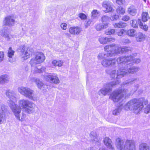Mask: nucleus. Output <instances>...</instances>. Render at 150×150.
I'll return each instance as SVG.
<instances>
[{"label": "nucleus", "instance_id": "f257e3e1", "mask_svg": "<svg viewBox=\"0 0 150 150\" xmlns=\"http://www.w3.org/2000/svg\"><path fill=\"white\" fill-rule=\"evenodd\" d=\"M148 103V100L144 98H134L128 101L124 106V108L126 110L133 111L134 113L137 114L143 109L144 105Z\"/></svg>", "mask_w": 150, "mask_h": 150}, {"label": "nucleus", "instance_id": "f03ea898", "mask_svg": "<svg viewBox=\"0 0 150 150\" xmlns=\"http://www.w3.org/2000/svg\"><path fill=\"white\" fill-rule=\"evenodd\" d=\"M104 50L107 52L100 54L98 58H103L108 57H112L115 54L124 53L128 51L129 48L126 47H121L113 43L105 46Z\"/></svg>", "mask_w": 150, "mask_h": 150}, {"label": "nucleus", "instance_id": "7ed1b4c3", "mask_svg": "<svg viewBox=\"0 0 150 150\" xmlns=\"http://www.w3.org/2000/svg\"><path fill=\"white\" fill-rule=\"evenodd\" d=\"M45 59V56L42 52H38L36 53L35 57L32 58L30 61V64L32 67V71L33 72L40 73L45 71L46 68L44 67H42L40 68H38L36 67L37 64L43 62Z\"/></svg>", "mask_w": 150, "mask_h": 150}, {"label": "nucleus", "instance_id": "20e7f679", "mask_svg": "<svg viewBox=\"0 0 150 150\" xmlns=\"http://www.w3.org/2000/svg\"><path fill=\"white\" fill-rule=\"evenodd\" d=\"M18 90L21 95L30 100L35 101L38 99L37 95L34 94V91L28 87L20 86L18 88Z\"/></svg>", "mask_w": 150, "mask_h": 150}, {"label": "nucleus", "instance_id": "39448f33", "mask_svg": "<svg viewBox=\"0 0 150 150\" xmlns=\"http://www.w3.org/2000/svg\"><path fill=\"white\" fill-rule=\"evenodd\" d=\"M18 103V107L24 109L27 113L31 114L35 111V104L27 99H21Z\"/></svg>", "mask_w": 150, "mask_h": 150}, {"label": "nucleus", "instance_id": "423d86ee", "mask_svg": "<svg viewBox=\"0 0 150 150\" xmlns=\"http://www.w3.org/2000/svg\"><path fill=\"white\" fill-rule=\"evenodd\" d=\"M8 102L9 106L12 111L16 118L21 122L24 120L26 117V115L25 113H22L21 117H20V114L21 111V108L18 107L17 105L12 101H9Z\"/></svg>", "mask_w": 150, "mask_h": 150}, {"label": "nucleus", "instance_id": "0eeeda50", "mask_svg": "<svg viewBox=\"0 0 150 150\" xmlns=\"http://www.w3.org/2000/svg\"><path fill=\"white\" fill-rule=\"evenodd\" d=\"M127 90H118L115 91L110 95L109 99L113 102H116L122 99L125 96V97L130 95L128 93Z\"/></svg>", "mask_w": 150, "mask_h": 150}, {"label": "nucleus", "instance_id": "6e6552de", "mask_svg": "<svg viewBox=\"0 0 150 150\" xmlns=\"http://www.w3.org/2000/svg\"><path fill=\"white\" fill-rule=\"evenodd\" d=\"M129 70L132 69L133 71H127L125 69L124 67H122L120 68L117 71V73L116 74V71L115 70L112 71L110 74V76L111 78L114 79L116 78H119L124 76L130 73H133L135 72H136L138 71V69L137 68H129Z\"/></svg>", "mask_w": 150, "mask_h": 150}, {"label": "nucleus", "instance_id": "1a4fd4ad", "mask_svg": "<svg viewBox=\"0 0 150 150\" xmlns=\"http://www.w3.org/2000/svg\"><path fill=\"white\" fill-rule=\"evenodd\" d=\"M131 58H132V57L130 56L128 57L121 56L118 58L117 59H116V60L119 64H124V65H125L126 67H124V69L127 70V71H133V70H129V68L130 67L137 68L138 69L134 67H131V65H129V63H130V61L131 60Z\"/></svg>", "mask_w": 150, "mask_h": 150}, {"label": "nucleus", "instance_id": "9d476101", "mask_svg": "<svg viewBox=\"0 0 150 150\" xmlns=\"http://www.w3.org/2000/svg\"><path fill=\"white\" fill-rule=\"evenodd\" d=\"M22 53V56L25 60L29 58L30 55L33 52V49L30 47L25 46L24 45H21L19 48Z\"/></svg>", "mask_w": 150, "mask_h": 150}, {"label": "nucleus", "instance_id": "9b49d317", "mask_svg": "<svg viewBox=\"0 0 150 150\" xmlns=\"http://www.w3.org/2000/svg\"><path fill=\"white\" fill-rule=\"evenodd\" d=\"M98 54V59H103V60L101 62V64L105 68H108L109 67H112L113 66L116 64V60L115 58H111L106 59V58L107 57H106L105 58H98V56L100 54Z\"/></svg>", "mask_w": 150, "mask_h": 150}, {"label": "nucleus", "instance_id": "f8f14e48", "mask_svg": "<svg viewBox=\"0 0 150 150\" xmlns=\"http://www.w3.org/2000/svg\"><path fill=\"white\" fill-rule=\"evenodd\" d=\"M119 83V81L117 80L114 81L110 83L107 84L105 88H103L100 90L99 94L100 95L101 94L103 95H106L107 93L112 90V88L113 86Z\"/></svg>", "mask_w": 150, "mask_h": 150}, {"label": "nucleus", "instance_id": "ddd939ff", "mask_svg": "<svg viewBox=\"0 0 150 150\" xmlns=\"http://www.w3.org/2000/svg\"><path fill=\"white\" fill-rule=\"evenodd\" d=\"M3 22L4 24L3 27L4 26H10L14 25L15 20L13 16H9L5 18Z\"/></svg>", "mask_w": 150, "mask_h": 150}, {"label": "nucleus", "instance_id": "4468645a", "mask_svg": "<svg viewBox=\"0 0 150 150\" xmlns=\"http://www.w3.org/2000/svg\"><path fill=\"white\" fill-rule=\"evenodd\" d=\"M44 78L46 80L51 83L57 84L59 83L60 81L56 76L50 75H45Z\"/></svg>", "mask_w": 150, "mask_h": 150}, {"label": "nucleus", "instance_id": "2eb2a0df", "mask_svg": "<svg viewBox=\"0 0 150 150\" xmlns=\"http://www.w3.org/2000/svg\"><path fill=\"white\" fill-rule=\"evenodd\" d=\"M7 111L6 105H1L0 107V124L3 123L6 120L5 112Z\"/></svg>", "mask_w": 150, "mask_h": 150}, {"label": "nucleus", "instance_id": "dca6fc26", "mask_svg": "<svg viewBox=\"0 0 150 150\" xmlns=\"http://www.w3.org/2000/svg\"><path fill=\"white\" fill-rule=\"evenodd\" d=\"M125 142L124 140L119 137L115 139L116 146L119 150H125Z\"/></svg>", "mask_w": 150, "mask_h": 150}, {"label": "nucleus", "instance_id": "f3484780", "mask_svg": "<svg viewBox=\"0 0 150 150\" xmlns=\"http://www.w3.org/2000/svg\"><path fill=\"white\" fill-rule=\"evenodd\" d=\"M134 142L132 140H127L125 142V150H135Z\"/></svg>", "mask_w": 150, "mask_h": 150}, {"label": "nucleus", "instance_id": "a211bd4d", "mask_svg": "<svg viewBox=\"0 0 150 150\" xmlns=\"http://www.w3.org/2000/svg\"><path fill=\"white\" fill-rule=\"evenodd\" d=\"M5 94L6 96L9 99V100L7 101V103L8 106V102L9 101H11L15 103L13 100H15L16 99V94L14 91L10 90H7L6 91Z\"/></svg>", "mask_w": 150, "mask_h": 150}, {"label": "nucleus", "instance_id": "6ab92c4d", "mask_svg": "<svg viewBox=\"0 0 150 150\" xmlns=\"http://www.w3.org/2000/svg\"><path fill=\"white\" fill-rule=\"evenodd\" d=\"M1 35L8 41H9L12 37V35L7 31V28H4V27L1 30Z\"/></svg>", "mask_w": 150, "mask_h": 150}, {"label": "nucleus", "instance_id": "aec40b11", "mask_svg": "<svg viewBox=\"0 0 150 150\" xmlns=\"http://www.w3.org/2000/svg\"><path fill=\"white\" fill-rule=\"evenodd\" d=\"M82 30L81 28L78 26L70 27L69 30V32L73 35H79Z\"/></svg>", "mask_w": 150, "mask_h": 150}, {"label": "nucleus", "instance_id": "412c9836", "mask_svg": "<svg viewBox=\"0 0 150 150\" xmlns=\"http://www.w3.org/2000/svg\"><path fill=\"white\" fill-rule=\"evenodd\" d=\"M102 6L105 9V13L111 12L113 10L112 4L109 2L104 1Z\"/></svg>", "mask_w": 150, "mask_h": 150}, {"label": "nucleus", "instance_id": "4be33fe9", "mask_svg": "<svg viewBox=\"0 0 150 150\" xmlns=\"http://www.w3.org/2000/svg\"><path fill=\"white\" fill-rule=\"evenodd\" d=\"M105 144L110 149L113 150L114 148L112 146V142L111 139L108 137H105L103 140Z\"/></svg>", "mask_w": 150, "mask_h": 150}, {"label": "nucleus", "instance_id": "5701e85b", "mask_svg": "<svg viewBox=\"0 0 150 150\" xmlns=\"http://www.w3.org/2000/svg\"><path fill=\"white\" fill-rule=\"evenodd\" d=\"M137 40L138 42H142L144 40L146 35L142 33L139 32L136 35Z\"/></svg>", "mask_w": 150, "mask_h": 150}, {"label": "nucleus", "instance_id": "b1692460", "mask_svg": "<svg viewBox=\"0 0 150 150\" xmlns=\"http://www.w3.org/2000/svg\"><path fill=\"white\" fill-rule=\"evenodd\" d=\"M142 21L143 22H146L150 18L148 12L142 11L141 14Z\"/></svg>", "mask_w": 150, "mask_h": 150}, {"label": "nucleus", "instance_id": "393cba45", "mask_svg": "<svg viewBox=\"0 0 150 150\" xmlns=\"http://www.w3.org/2000/svg\"><path fill=\"white\" fill-rule=\"evenodd\" d=\"M128 13L132 16H135L137 13V9L133 6H130L128 8Z\"/></svg>", "mask_w": 150, "mask_h": 150}, {"label": "nucleus", "instance_id": "a878e982", "mask_svg": "<svg viewBox=\"0 0 150 150\" xmlns=\"http://www.w3.org/2000/svg\"><path fill=\"white\" fill-rule=\"evenodd\" d=\"M113 25L115 28H122L126 27L127 25L126 23L120 21L118 23H114Z\"/></svg>", "mask_w": 150, "mask_h": 150}, {"label": "nucleus", "instance_id": "bb28decb", "mask_svg": "<svg viewBox=\"0 0 150 150\" xmlns=\"http://www.w3.org/2000/svg\"><path fill=\"white\" fill-rule=\"evenodd\" d=\"M15 52L12 49L11 47H10L8 50V56L9 57V61L10 62H12L14 61L12 59V56L14 55Z\"/></svg>", "mask_w": 150, "mask_h": 150}, {"label": "nucleus", "instance_id": "cd10ccee", "mask_svg": "<svg viewBox=\"0 0 150 150\" xmlns=\"http://www.w3.org/2000/svg\"><path fill=\"white\" fill-rule=\"evenodd\" d=\"M90 135L91 139V140L93 142L95 143L99 141V139L98 138V136L95 132L92 131L91 132Z\"/></svg>", "mask_w": 150, "mask_h": 150}, {"label": "nucleus", "instance_id": "c85d7f7f", "mask_svg": "<svg viewBox=\"0 0 150 150\" xmlns=\"http://www.w3.org/2000/svg\"><path fill=\"white\" fill-rule=\"evenodd\" d=\"M9 76L6 75H3L0 76V84H2L8 81Z\"/></svg>", "mask_w": 150, "mask_h": 150}, {"label": "nucleus", "instance_id": "c756f323", "mask_svg": "<svg viewBox=\"0 0 150 150\" xmlns=\"http://www.w3.org/2000/svg\"><path fill=\"white\" fill-rule=\"evenodd\" d=\"M138 22L141 29L143 30L145 32H146L148 30V25L145 24H144L139 19H138Z\"/></svg>", "mask_w": 150, "mask_h": 150}, {"label": "nucleus", "instance_id": "7c9ffc66", "mask_svg": "<svg viewBox=\"0 0 150 150\" xmlns=\"http://www.w3.org/2000/svg\"><path fill=\"white\" fill-rule=\"evenodd\" d=\"M139 150H150V147L146 143H142L139 146Z\"/></svg>", "mask_w": 150, "mask_h": 150}, {"label": "nucleus", "instance_id": "2f4dec72", "mask_svg": "<svg viewBox=\"0 0 150 150\" xmlns=\"http://www.w3.org/2000/svg\"><path fill=\"white\" fill-rule=\"evenodd\" d=\"M136 31L133 29H129L126 32L127 35L131 37H134L136 36Z\"/></svg>", "mask_w": 150, "mask_h": 150}, {"label": "nucleus", "instance_id": "473e14b6", "mask_svg": "<svg viewBox=\"0 0 150 150\" xmlns=\"http://www.w3.org/2000/svg\"><path fill=\"white\" fill-rule=\"evenodd\" d=\"M33 81L35 82L38 88L41 89L42 87L44 85L43 83L38 79H33Z\"/></svg>", "mask_w": 150, "mask_h": 150}, {"label": "nucleus", "instance_id": "72a5a7b5", "mask_svg": "<svg viewBox=\"0 0 150 150\" xmlns=\"http://www.w3.org/2000/svg\"><path fill=\"white\" fill-rule=\"evenodd\" d=\"M52 64L55 66L60 67L62 66L63 62L61 60H54L52 62Z\"/></svg>", "mask_w": 150, "mask_h": 150}, {"label": "nucleus", "instance_id": "f704fd0d", "mask_svg": "<svg viewBox=\"0 0 150 150\" xmlns=\"http://www.w3.org/2000/svg\"><path fill=\"white\" fill-rule=\"evenodd\" d=\"M132 57L131 60L130 61V63H129V65H131L132 64V63H138L140 62V60L139 59L135 58L133 57L132 56H130Z\"/></svg>", "mask_w": 150, "mask_h": 150}, {"label": "nucleus", "instance_id": "c9c22d12", "mask_svg": "<svg viewBox=\"0 0 150 150\" xmlns=\"http://www.w3.org/2000/svg\"><path fill=\"white\" fill-rule=\"evenodd\" d=\"M116 12L118 14L123 15L125 13V10L121 6H119L116 9Z\"/></svg>", "mask_w": 150, "mask_h": 150}, {"label": "nucleus", "instance_id": "e433bc0d", "mask_svg": "<svg viewBox=\"0 0 150 150\" xmlns=\"http://www.w3.org/2000/svg\"><path fill=\"white\" fill-rule=\"evenodd\" d=\"M138 20L137 21L133 19L131 21L130 24L132 26L133 28H136L138 27Z\"/></svg>", "mask_w": 150, "mask_h": 150}, {"label": "nucleus", "instance_id": "4c0bfd02", "mask_svg": "<svg viewBox=\"0 0 150 150\" xmlns=\"http://www.w3.org/2000/svg\"><path fill=\"white\" fill-rule=\"evenodd\" d=\"M115 32L114 29H109L106 30L105 32V34L108 35H110L113 34Z\"/></svg>", "mask_w": 150, "mask_h": 150}, {"label": "nucleus", "instance_id": "58836bf2", "mask_svg": "<svg viewBox=\"0 0 150 150\" xmlns=\"http://www.w3.org/2000/svg\"><path fill=\"white\" fill-rule=\"evenodd\" d=\"M107 37H103L99 38L98 40L102 44H104L107 43Z\"/></svg>", "mask_w": 150, "mask_h": 150}, {"label": "nucleus", "instance_id": "ea45409f", "mask_svg": "<svg viewBox=\"0 0 150 150\" xmlns=\"http://www.w3.org/2000/svg\"><path fill=\"white\" fill-rule=\"evenodd\" d=\"M137 80L135 78H133L130 79H129L125 82L124 83V85H131L134 83V82Z\"/></svg>", "mask_w": 150, "mask_h": 150}, {"label": "nucleus", "instance_id": "a19ab883", "mask_svg": "<svg viewBox=\"0 0 150 150\" xmlns=\"http://www.w3.org/2000/svg\"><path fill=\"white\" fill-rule=\"evenodd\" d=\"M122 110V108L120 107L117 108L115 110H113L112 113L114 115H118L120 113Z\"/></svg>", "mask_w": 150, "mask_h": 150}, {"label": "nucleus", "instance_id": "79ce46f5", "mask_svg": "<svg viewBox=\"0 0 150 150\" xmlns=\"http://www.w3.org/2000/svg\"><path fill=\"white\" fill-rule=\"evenodd\" d=\"M101 20L103 23L107 22L110 20V17L106 16H103L101 18Z\"/></svg>", "mask_w": 150, "mask_h": 150}, {"label": "nucleus", "instance_id": "37998d69", "mask_svg": "<svg viewBox=\"0 0 150 150\" xmlns=\"http://www.w3.org/2000/svg\"><path fill=\"white\" fill-rule=\"evenodd\" d=\"M98 12L96 10H93L92 12L91 17L93 18L96 17L98 15Z\"/></svg>", "mask_w": 150, "mask_h": 150}, {"label": "nucleus", "instance_id": "c03bdc74", "mask_svg": "<svg viewBox=\"0 0 150 150\" xmlns=\"http://www.w3.org/2000/svg\"><path fill=\"white\" fill-rule=\"evenodd\" d=\"M125 31L124 29H121L119 30L116 34L119 36H122L124 33L125 32Z\"/></svg>", "mask_w": 150, "mask_h": 150}, {"label": "nucleus", "instance_id": "a18cd8bd", "mask_svg": "<svg viewBox=\"0 0 150 150\" xmlns=\"http://www.w3.org/2000/svg\"><path fill=\"white\" fill-rule=\"evenodd\" d=\"M103 26L101 24H97L96 26V28L98 31H100L103 29Z\"/></svg>", "mask_w": 150, "mask_h": 150}, {"label": "nucleus", "instance_id": "49530a36", "mask_svg": "<svg viewBox=\"0 0 150 150\" xmlns=\"http://www.w3.org/2000/svg\"><path fill=\"white\" fill-rule=\"evenodd\" d=\"M150 112V104L147 105L145 108L144 112L147 114Z\"/></svg>", "mask_w": 150, "mask_h": 150}, {"label": "nucleus", "instance_id": "de8ad7c7", "mask_svg": "<svg viewBox=\"0 0 150 150\" xmlns=\"http://www.w3.org/2000/svg\"><path fill=\"white\" fill-rule=\"evenodd\" d=\"M79 16L81 20H85L87 18V16L86 15L83 13H79Z\"/></svg>", "mask_w": 150, "mask_h": 150}, {"label": "nucleus", "instance_id": "09e8293b", "mask_svg": "<svg viewBox=\"0 0 150 150\" xmlns=\"http://www.w3.org/2000/svg\"><path fill=\"white\" fill-rule=\"evenodd\" d=\"M67 25L66 23H63L61 24L60 27L62 30H65L67 29Z\"/></svg>", "mask_w": 150, "mask_h": 150}, {"label": "nucleus", "instance_id": "8fccbe9b", "mask_svg": "<svg viewBox=\"0 0 150 150\" xmlns=\"http://www.w3.org/2000/svg\"><path fill=\"white\" fill-rule=\"evenodd\" d=\"M110 18L111 20L113 21L118 19L119 16L117 15H115L112 16Z\"/></svg>", "mask_w": 150, "mask_h": 150}, {"label": "nucleus", "instance_id": "3c124183", "mask_svg": "<svg viewBox=\"0 0 150 150\" xmlns=\"http://www.w3.org/2000/svg\"><path fill=\"white\" fill-rule=\"evenodd\" d=\"M116 3L119 5H121L125 3V0H116Z\"/></svg>", "mask_w": 150, "mask_h": 150}, {"label": "nucleus", "instance_id": "603ef678", "mask_svg": "<svg viewBox=\"0 0 150 150\" xmlns=\"http://www.w3.org/2000/svg\"><path fill=\"white\" fill-rule=\"evenodd\" d=\"M4 53L3 52H0V62H1L4 59Z\"/></svg>", "mask_w": 150, "mask_h": 150}, {"label": "nucleus", "instance_id": "864d4df0", "mask_svg": "<svg viewBox=\"0 0 150 150\" xmlns=\"http://www.w3.org/2000/svg\"><path fill=\"white\" fill-rule=\"evenodd\" d=\"M130 19L129 17L127 15H125L123 16L122 18V20L125 21H127Z\"/></svg>", "mask_w": 150, "mask_h": 150}, {"label": "nucleus", "instance_id": "5fc2aeb1", "mask_svg": "<svg viewBox=\"0 0 150 150\" xmlns=\"http://www.w3.org/2000/svg\"><path fill=\"white\" fill-rule=\"evenodd\" d=\"M107 42H114L115 40V38H107Z\"/></svg>", "mask_w": 150, "mask_h": 150}, {"label": "nucleus", "instance_id": "6e6d98bb", "mask_svg": "<svg viewBox=\"0 0 150 150\" xmlns=\"http://www.w3.org/2000/svg\"><path fill=\"white\" fill-rule=\"evenodd\" d=\"M103 24V29L107 28L109 26L110 24L108 22L104 23Z\"/></svg>", "mask_w": 150, "mask_h": 150}, {"label": "nucleus", "instance_id": "4d7b16f0", "mask_svg": "<svg viewBox=\"0 0 150 150\" xmlns=\"http://www.w3.org/2000/svg\"><path fill=\"white\" fill-rule=\"evenodd\" d=\"M92 22V21L91 20H89L86 23H85V26L87 27L89 26Z\"/></svg>", "mask_w": 150, "mask_h": 150}, {"label": "nucleus", "instance_id": "13d9d810", "mask_svg": "<svg viewBox=\"0 0 150 150\" xmlns=\"http://www.w3.org/2000/svg\"><path fill=\"white\" fill-rule=\"evenodd\" d=\"M123 41L124 43H128L130 42V41L128 39H124L123 40Z\"/></svg>", "mask_w": 150, "mask_h": 150}, {"label": "nucleus", "instance_id": "bf43d9fd", "mask_svg": "<svg viewBox=\"0 0 150 150\" xmlns=\"http://www.w3.org/2000/svg\"><path fill=\"white\" fill-rule=\"evenodd\" d=\"M100 150H106L104 148H102L101 149H100Z\"/></svg>", "mask_w": 150, "mask_h": 150}, {"label": "nucleus", "instance_id": "052dcab7", "mask_svg": "<svg viewBox=\"0 0 150 150\" xmlns=\"http://www.w3.org/2000/svg\"><path fill=\"white\" fill-rule=\"evenodd\" d=\"M144 0V1L145 2H146V0Z\"/></svg>", "mask_w": 150, "mask_h": 150}, {"label": "nucleus", "instance_id": "680f3d73", "mask_svg": "<svg viewBox=\"0 0 150 150\" xmlns=\"http://www.w3.org/2000/svg\"><path fill=\"white\" fill-rule=\"evenodd\" d=\"M90 150H92V149H91Z\"/></svg>", "mask_w": 150, "mask_h": 150}]
</instances>
